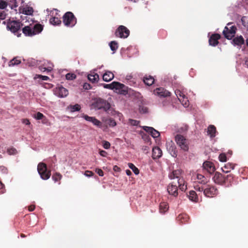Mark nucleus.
<instances>
[{"instance_id": "aec40b11", "label": "nucleus", "mask_w": 248, "mask_h": 248, "mask_svg": "<svg viewBox=\"0 0 248 248\" xmlns=\"http://www.w3.org/2000/svg\"><path fill=\"white\" fill-rule=\"evenodd\" d=\"M167 148L173 157L177 156L176 148L172 142L167 143Z\"/></svg>"}, {"instance_id": "774afa93", "label": "nucleus", "mask_w": 248, "mask_h": 248, "mask_svg": "<svg viewBox=\"0 0 248 248\" xmlns=\"http://www.w3.org/2000/svg\"><path fill=\"white\" fill-rule=\"evenodd\" d=\"M244 64L247 68H248V58H246Z\"/></svg>"}, {"instance_id": "dca6fc26", "label": "nucleus", "mask_w": 248, "mask_h": 248, "mask_svg": "<svg viewBox=\"0 0 248 248\" xmlns=\"http://www.w3.org/2000/svg\"><path fill=\"white\" fill-rule=\"evenodd\" d=\"M18 11L19 13L28 16L32 15L34 11L33 8L28 5H26L25 7H20Z\"/></svg>"}, {"instance_id": "37998d69", "label": "nucleus", "mask_w": 248, "mask_h": 248, "mask_svg": "<svg viewBox=\"0 0 248 248\" xmlns=\"http://www.w3.org/2000/svg\"><path fill=\"white\" fill-rule=\"evenodd\" d=\"M65 77L67 80H73L76 78V76L73 73H68L66 75Z\"/></svg>"}, {"instance_id": "20e7f679", "label": "nucleus", "mask_w": 248, "mask_h": 248, "mask_svg": "<svg viewBox=\"0 0 248 248\" xmlns=\"http://www.w3.org/2000/svg\"><path fill=\"white\" fill-rule=\"evenodd\" d=\"M37 170L41 178L43 180H47L51 176V171L47 170L46 165L44 163L41 162L38 164Z\"/></svg>"}, {"instance_id": "4d7b16f0", "label": "nucleus", "mask_w": 248, "mask_h": 248, "mask_svg": "<svg viewBox=\"0 0 248 248\" xmlns=\"http://www.w3.org/2000/svg\"><path fill=\"white\" fill-rule=\"evenodd\" d=\"M5 191V189L4 188V185L0 181V194L4 193Z\"/></svg>"}, {"instance_id": "f03ea898", "label": "nucleus", "mask_w": 248, "mask_h": 248, "mask_svg": "<svg viewBox=\"0 0 248 248\" xmlns=\"http://www.w3.org/2000/svg\"><path fill=\"white\" fill-rule=\"evenodd\" d=\"M62 21L64 25L68 27H73L77 23V18L71 12H67L64 14Z\"/></svg>"}, {"instance_id": "6ab92c4d", "label": "nucleus", "mask_w": 248, "mask_h": 248, "mask_svg": "<svg viewBox=\"0 0 248 248\" xmlns=\"http://www.w3.org/2000/svg\"><path fill=\"white\" fill-rule=\"evenodd\" d=\"M162 155V150L157 146L155 147L152 149V158L153 159H157Z\"/></svg>"}, {"instance_id": "7c9ffc66", "label": "nucleus", "mask_w": 248, "mask_h": 248, "mask_svg": "<svg viewBox=\"0 0 248 248\" xmlns=\"http://www.w3.org/2000/svg\"><path fill=\"white\" fill-rule=\"evenodd\" d=\"M189 199L190 200L197 202L198 200V197L195 191L191 190L189 192L188 195Z\"/></svg>"}, {"instance_id": "e2e57ef3", "label": "nucleus", "mask_w": 248, "mask_h": 248, "mask_svg": "<svg viewBox=\"0 0 248 248\" xmlns=\"http://www.w3.org/2000/svg\"><path fill=\"white\" fill-rule=\"evenodd\" d=\"M99 154L100 155L105 157L107 155V153L105 151L101 150L99 152Z\"/></svg>"}, {"instance_id": "f3484780", "label": "nucleus", "mask_w": 248, "mask_h": 248, "mask_svg": "<svg viewBox=\"0 0 248 248\" xmlns=\"http://www.w3.org/2000/svg\"><path fill=\"white\" fill-rule=\"evenodd\" d=\"M221 36L218 33H214L211 35L209 39V45L214 46H217L218 44V40Z\"/></svg>"}, {"instance_id": "b1692460", "label": "nucleus", "mask_w": 248, "mask_h": 248, "mask_svg": "<svg viewBox=\"0 0 248 248\" xmlns=\"http://www.w3.org/2000/svg\"><path fill=\"white\" fill-rule=\"evenodd\" d=\"M144 83L148 85H152L155 82L154 78L151 76H145L143 78Z\"/></svg>"}, {"instance_id": "79ce46f5", "label": "nucleus", "mask_w": 248, "mask_h": 248, "mask_svg": "<svg viewBox=\"0 0 248 248\" xmlns=\"http://www.w3.org/2000/svg\"><path fill=\"white\" fill-rule=\"evenodd\" d=\"M114 83H115V81H113L111 83L108 84H103V86L105 88L114 90L115 86Z\"/></svg>"}, {"instance_id": "39448f33", "label": "nucleus", "mask_w": 248, "mask_h": 248, "mask_svg": "<svg viewBox=\"0 0 248 248\" xmlns=\"http://www.w3.org/2000/svg\"><path fill=\"white\" fill-rule=\"evenodd\" d=\"M175 140L179 147L185 152L188 151V142L183 136L177 134L175 137Z\"/></svg>"}, {"instance_id": "4468645a", "label": "nucleus", "mask_w": 248, "mask_h": 248, "mask_svg": "<svg viewBox=\"0 0 248 248\" xmlns=\"http://www.w3.org/2000/svg\"><path fill=\"white\" fill-rule=\"evenodd\" d=\"M202 168L210 174L213 173L216 170L214 164L210 161H205L203 163Z\"/></svg>"}, {"instance_id": "bf43d9fd", "label": "nucleus", "mask_w": 248, "mask_h": 248, "mask_svg": "<svg viewBox=\"0 0 248 248\" xmlns=\"http://www.w3.org/2000/svg\"><path fill=\"white\" fill-rule=\"evenodd\" d=\"M95 172L100 176H103L104 175L103 171L100 169H96Z\"/></svg>"}, {"instance_id": "58836bf2", "label": "nucleus", "mask_w": 248, "mask_h": 248, "mask_svg": "<svg viewBox=\"0 0 248 248\" xmlns=\"http://www.w3.org/2000/svg\"><path fill=\"white\" fill-rule=\"evenodd\" d=\"M179 100L181 102L182 104L184 106L186 107L188 106V100H187V98L186 97V96L181 98H179Z\"/></svg>"}, {"instance_id": "473e14b6", "label": "nucleus", "mask_w": 248, "mask_h": 248, "mask_svg": "<svg viewBox=\"0 0 248 248\" xmlns=\"http://www.w3.org/2000/svg\"><path fill=\"white\" fill-rule=\"evenodd\" d=\"M50 23L55 26L60 25L61 24L62 21L60 19L56 17H52L49 20Z\"/></svg>"}, {"instance_id": "a211bd4d", "label": "nucleus", "mask_w": 248, "mask_h": 248, "mask_svg": "<svg viewBox=\"0 0 248 248\" xmlns=\"http://www.w3.org/2000/svg\"><path fill=\"white\" fill-rule=\"evenodd\" d=\"M142 128L144 131L150 134L154 138H157L160 136L159 132L152 127L144 126Z\"/></svg>"}, {"instance_id": "a18cd8bd", "label": "nucleus", "mask_w": 248, "mask_h": 248, "mask_svg": "<svg viewBox=\"0 0 248 248\" xmlns=\"http://www.w3.org/2000/svg\"><path fill=\"white\" fill-rule=\"evenodd\" d=\"M194 189L195 190L199 191V192H203L204 193V185L202 186H199V185H196L194 186Z\"/></svg>"}, {"instance_id": "69168bd1", "label": "nucleus", "mask_w": 248, "mask_h": 248, "mask_svg": "<svg viewBox=\"0 0 248 248\" xmlns=\"http://www.w3.org/2000/svg\"><path fill=\"white\" fill-rule=\"evenodd\" d=\"M28 209L30 211H33L35 209V206L34 205H31L29 206Z\"/></svg>"}, {"instance_id": "ddd939ff", "label": "nucleus", "mask_w": 248, "mask_h": 248, "mask_svg": "<svg viewBox=\"0 0 248 248\" xmlns=\"http://www.w3.org/2000/svg\"><path fill=\"white\" fill-rule=\"evenodd\" d=\"M154 93L155 95L163 97L170 96L171 95L169 91L162 87L156 88L154 90Z\"/></svg>"}, {"instance_id": "5fc2aeb1", "label": "nucleus", "mask_w": 248, "mask_h": 248, "mask_svg": "<svg viewBox=\"0 0 248 248\" xmlns=\"http://www.w3.org/2000/svg\"><path fill=\"white\" fill-rule=\"evenodd\" d=\"M83 118L87 121L93 122V119H94V117H90L88 116L87 115H84L83 116Z\"/></svg>"}, {"instance_id": "423d86ee", "label": "nucleus", "mask_w": 248, "mask_h": 248, "mask_svg": "<svg viewBox=\"0 0 248 248\" xmlns=\"http://www.w3.org/2000/svg\"><path fill=\"white\" fill-rule=\"evenodd\" d=\"M231 24V23H228L227 26L224 28L223 31V34L224 36L228 40H231L234 37L237 30L236 27L234 25L231 26L229 27V26Z\"/></svg>"}, {"instance_id": "4c0bfd02", "label": "nucleus", "mask_w": 248, "mask_h": 248, "mask_svg": "<svg viewBox=\"0 0 248 248\" xmlns=\"http://www.w3.org/2000/svg\"><path fill=\"white\" fill-rule=\"evenodd\" d=\"M21 62V61L18 60L17 58H14L13 60H11L9 63L10 66L18 65Z\"/></svg>"}, {"instance_id": "ea45409f", "label": "nucleus", "mask_w": 248, "mask_h": 248, "mask_svg": "<svg viewBox=\"0 0 248 248\" xmlns=\"http://www.w3.org/2000/svg\"><path fill=\"white\" fill-rule=\"evenodd\" d=\"M7 152L9 155H15L18 153L16 149L14 147H11L7 149Z\"/></svg>"}, {"instance_id": "1a4fd4ad", "label": "nucleus", "mask_w": 248, "mask_h": 248, "mask_svg": "<svg viewBox=\"0 0 248 248\" xmlns=\"http://www.w3.org/2000/svg\"><path fill=\"white\" fill-rule=\"evenodd\" d=\"M130 31L125 26L120 25L116 30L115 34L116 37L126 38L129 35Z\"/></svg>"}, {"instance_id": "09e8293b", "label": "nucleus", "mask_w": 248, "mask_h": 248, "mask_svg": "<svg viewBox=\"0 0 248 248\" xmlns=\"http://www.w3.org/2000/svg\"><path fill=\"white\" fill-rule=\"evenodd\" d=\"M93 120L92 123L94 125L99 127L101 126L102 123L99 120L96 119L95 117H94V119H93Z\"/></svg>"}, {"instance_id": "0e129e2a", "label": "nucleus", "mask_w": 248, "mask_h": 248, "mask_svg": "<svg viewBox=\"0 0 248 248\" xmlns=\"http://www.w3.org/2000/svg\"><path fill=\"white\" fill-rule=\"evenodd\" d=\"M22 123L26 125L30 124V122L28 119H24L22 120Z\"/></svg>"}, {"instance_id": "a19ab883", "label": "nucleus", "mask_w": 248, "mask_h": 248, "mask_svg": "<svg viewBox=\"0 0 248 248\" xmlns=\"http://www.w3.org/2000/svg\"><path fill=\"white\" fill-rule=\"evenodd\" d=\"M9 6L12 9L16 8L18 6L16 0H8Z\"/></svg>"}, {"instance_id": "c85d7f7f", "label": "nucleus", "mask_w": 248, "mask_h": 248, "mask_svg": "<svg viewBox=\"0 0 248 248\" xmlns=\"http://www.w3.org/2000/svg\"><path fill=\"white\" fill-rule=\"evenodd\" d=\"M169 206L168 203L161 202L159 205V211L161 213H164L168 211Z\"/></svg>"}, {"instance_id": "864d4df0", "label": "nucleus", "mask_w": 248, "mask_h": 248, "mask_svg": "<svg viewBox=\"0 0 248 248\" xmlns=\"http://www.w3.org/2000/svg\"><path fill=\"white\" fill-rule=\"evenodd\" d=\"M44 117V115L41 112H38L35 116V118L37 120H41Z\"/></svg>"}, {"instance_id": "603ef678", "label": "nucleus", "mask_w": 248, "mask_h": 248, "mask_svg": "<svg viewBox=\"0 0 248 248\" xmlns=\"http://www.w3.org/2000/svg\"><path fill=\"white\" fill-rule=\"evenodd\" d=\"M178 218L179 220H181L182 223H184L185 222V220L187 219V217L186 215H180L179 216Z\"/></svg>"}, {"instance_id": "8fccbe9b", "label": "nucleus", "mask_w": 248, "mask_h": 248, "mask_svg": "<svg viewBox=\"0 0 248 248\" xmlns=\"http://www.w3.org/2000/svg\"><path fill=\"white\" fill-rule=\"evenodd\" d=\"M8 5V3L3 0H0V9H3L5 8Z\"/></svg>"}, {"instance_id": "7ed1b4c3", "label": "nucleus", "mask_w": 248, "mask_h": 248, "mask_svg": "<svg viewBox=\"0 0 248 248\" xmlns=\"http://www.w3.org/2000/svg\"><path fill=\"white\" fill-rule=\"evenodd\" d=\"M93 105L95 108L97 109H103L104 111L108 113L110 108V104L106 100L101 98H96L94 100Z\"/></svg>"}, {"instance_id": "2f4dec72", "label": "nucleus", "mask_w": 248, "mask_h": 248, "mask_svg": "<svg viewBox=\"0 0 248 248\" xmlns=\"http://www.w3.org/2000/svg\"><path fill=\"white\" fill-rule=\"evenodd\" d=\"M233 178L234 176L232 174H229L227 175H225V185H230L231 183L233 182Z\"/></svg>"}, {"instance_id": "0eeeda50", "label": "nucleus", "mask_w": 248, "mask_h": 248, "mask_svg": "<svg viewBox=\"0 0 248 248\" xmlns=\"http://www.w3.org/2000/svg\"><path fill=\"white\" fill-rule=\"evenodd\" d=\"M218 191L217 187L211 185H204V195L207 197H214L217 195Z\"/></svg>"}, {"instance_id": "052dcab7", "label": "nucleus", "mask_w": 248, "mask_h": 248, "mask_svg": "<svg viewBox=\"0 0 248 248\" xmlns=\"http://www.w3.org/2000/svg\"><path fill=\"white\" fill-rule=\"evenodd\" d=\"M83 88L85 90H89L91 89V86L89 83H85L83 85Z\"/></svg>"}, {"instance_id": "9b49d317", "label": "nucleus", "mask_w": 248, "mask_h": 248, "mask_svg": "<svg viewBox=\"0 0 248 248\" xmlns=\"http://www.w3.org/2000/svg\"><path fill=\"white\" fill-rule=\"evenodd\" d=\"M54 93L59 97L63 98L67 96L69 93L66 88L62 86H60L54 89Z\"/></svg>"}, {"instance_id": "bb28decb", "label": "nucleus", "mask_w": 248, "mask_h": 248, "mask_svg": "<svg viewBox=\"0 0 248 248\" xmlns=\"http://www.w3.org/2000/svg\"><path fill=\"white\" fill-rule=\"evenodd\" d=\"M33 35L41 32L43 29V26L40 24H36L32 27Z\"/></svg>"}, {"instance_id": "49530a36", "label": "nucleus", "mask_w": 248, "mask_h": 248, "mask_svg": "<svg viewBox=\"0 0 248 248\" xmlns=\"http://www.w3.org/2000/svg\"><path fill=\"white\" fill-rule=\"evenodd\" d=\"M37 78H40L43 80H47L49 79V78L47 76H42L41 75H36L34 78L36 79Z\"/></svg>"}, {"instance_id": "680f3d73", "label": "nucleus", "mask_w": 248, "mask_h": 248, "mask_svg": "<svg viewBox=\"0 0 248 248\" xmlns=\"http://www.w3.org/2000/svg\"><path fill=\"white\" fill-rule=\"evenodd\" d=\"M6 14L4 11L0 12V19L1 20L4 19L6 17Z\"/></svg>"}, {"instance_id": "e433bc0d", "label": "nucleus", "mask_w": 248, "mask_h": 248, "mask_svg": "<svg viewBox=\"0 0 248 248\" xmlns=\"http://www.w3.org/2000/svg\"><path fill=\"white\" fill-rule=\"evenodd\" d=\"M128 166L129 168L133 170L135 174L137 175L139 174L140 171L139 169L133 163H129L128 164Z\"/></svg>"}, {"instance_id": "f257e3e1", "label": "nucleus", "mask_w": 248, "mask_h": 248, "mask_svg": "<svg viewBox=\"0 0 248 248\" xmlns=\"http://www.w3.org/2000/svg\"><path fill=\"white\" fill-rule=\"evenodd\" d=\"M182 170L180 169L174 170L169 174V177L170 179H177L178 187L181 190L184 191L187 189V186L182 176Z\"/></svg>"}, {"instance_id": "6e6552de", "label": "nucleus", "mask_w": 248, "mask_h": 248, "mask_svg": "<svg viewBox=\"0 0 248 248\" xmlns=\"http://www.w3.org/2000/svg\"><path fill=\"white\" fill-rule=\"evenodd\" d=\"M23 24L19 21H9L7 24V28L8 30L15 34L18 33V31L20 30Z\"/></svg>"}, {"instance_id": "a878e982", "label": "nucleus", "mask_w": 248, "mask_h": 248, "mask_svg": "<svg viewBox=\"0 0 248 248\" xmlns=\"http://www.w3.org/2000/svg\"><path fill=\"white\" fill-rule=\"evenodd\" d=\"M88 78L92 83H95L98 81L99 77L97 74L93 73L88 75Z\"/></svg>"}, {"instance_id": "3c124183", "label": "nucleus", "mask_w": 248, "mask_h": 248, "mask_svg": "<svg viewBox=\"0 0 248 248\" xmlns=\"http://www.w3.org/2000/svg\"><path fill=\"white\" fill-rule=\"evenodd\" d=\"M129 122L130 124L133 126H137L140 123V121L131 119L129 120Z\"/></svg>"}, {"instance_id": "c03bdc74", "label": "nucleus", "mask_w": 248, "mask_h": 248, "mask_svg": "<svg viewBox=\"0 0 248 248\" xmlns=\"http://www.w3.org/2000/svg\"><path fill=\"white\" fill-rule=\"evenodd\" d=\"M175 93L178 98H181L185 96L184 93L179 90H176L175 91Z\"/></svg>"}, {"instance_id": "f8f14e48", "label": "nucleus", "mask_w": 248, "mask_h": 248, "mask_svg": "<svg viewBox=\"0 0 248 248\" xmlns=\"http://www.w3.org/2000/svg\"><path fill=\"white\" fill-rule=\"evenodd\" d=\"M214 182L217 185H225V175L216 171L212 178Z\"/></svg>"}, {"instance_id": "412c9836", "label": "nucleus", "mask_w": 248, "mask_h": 248, "mask_svg": "<svg viewBox=\"0 0 248 248\" xmlns=\"http://www.w3.org/2000/svg\"><path fill=\"white\" fill-rule=\"evenodd\" d=\"M234 45L241 46L245 43V40L242 35L234 37L232 41Z\"/></svg>"}, {"instance_id": "de8ad7c7", "label": "nucleus", "mask_w": 248, "mask_h": 248, "mask_svg": "<svg viewBox=\"0 0 248 248\" xmlns=\"http://www.w3.org/2000/svg\"><path fill=\"white\" fill-rule=\"evenodd\" d=\"M218 158L221 162H225L227 160V157L224 154H221L218 156Z\"/></svg>"}, {"instance_id": "13d9d810", "label": "nucleus", "mask_w": 248, "mask_h": 248, "mask_svg": "<svg viewBox=\"0 0 248 248\" xmlns=\"http://www.w3.org/2000/svg\"><path fill=\"white\" fill-rule=\"evenodd\" d=\"M94 173L90 170H86L84 172V175L87 177H91L93 175Z\"/></svg>"}, {"instance_id": "338daca9", "label": "nucleus", "mask_w": 248, "mask_h": 248, "mask_svg": "<svg viewBox=\"0 0 248 248\" xmlns=\"http://www.w3.org/2000/svg\"><path fill=\"white\" fill-rule=\"evenodd\" d=\"M140 111L141 112L142 111L143 113H146L147 111V108H144L143 107L141 108H140Z\"/></svg>"}, {"instance_id": "f704fd0d", "label": "nucleus", "mask_w": 248, "mask_h": 248, "mask_svg": "<svg viewBox=\"0 0 248 248\" xmlns=\"http://www.w3.org/2000/svg\"><path fill=\"white\" fill-rule=\"evenodd\" d=\"M109 46L111 50L115 52L118 48V43L115 41H111L109 43Z\"/></svg>"}, {"instance_id": "c756f323", "label": "nucleus", "mask_w": 248, "mask_h": 248, "mask_svg": "<svg viewBox=\"0 0 248 248\" xmlns=\"http://www.w3.org/2000/svg\"><path fill=\"white\" fill-rule=\"evenodd\" d=\"M197 179L199 183L202 184L203 185H205V184H207L208 182V180L206 178V177L201 174H197Z\"/></svg>"}, {"instance_id": "c9c22d12", "label": "nucleus", "mask_w": 248, "mask_h": 248, "mask_svg": "<svg viewBox=\"0 0 248 248\" xmlns=\"http://www.w3.org/2000/svg\"><path fill=\"white\" fill-rule=\"evenodd\" d=\"M62 175L59 172H55L52 176V178L54 181L58 182L61 180Z\"/></svg>"}, {"instance_id": "5701e85b", "label": "nucleus", "mask_w": 248, "mask_h": 248, "mask_svg": "<svg viewBox=\"0 0 248 248\" xmlns=\"http://www.w3.org/2000/svg\"><path fill=\"white\" fill-rule=\"evenodd\" d=\"M234 167L235 164L231 163H228L221 168V170L224 172L228 173L230 172L232 170L234 169Z\"/></svg>"}, {"instance_id": "4be33fe9", "label": "nucleus", "mask_w": 248, "mask_h": 248, "mask_svg": "<svg viewBox=\"0 0 248 248\" xmlns=\"http://www.w3.org/2000/svg\"><path fill=\"white\" fill-rule=\"evenodd\" d=\"M22 32L26 35L31 36L33 35V31L32 27L29 26H27L23 28Z\"/></svg>"}, {"instance_id": "2eb2a0df", "label": "nucleus", "mask_w": 248, "mask_h": 248, "mask_svg": "<svg viewBox=\"0 0 248 248\" xmlns=\"http://www.w3.org/2000/svg\"><path fill=\"white\" fill-rule=\"evenodd\" d=\"M174 182L170 184L167 186V191L170 195L174 197H177L178 195V187L176 185H174Z\"/></svg>"}, {"instance_id": "cd10ccee", "label": "nucleus", "mask_w": 248, "mask_h": 248, "mask_svg": "<svg viewBox=\"0 0 248 248\" xmlns=\"http://www.w3.org/2000/svg\"><path fill=\"white\" fill-rule=\"evenodd\" d=\"M216 128L214 125H210L208 127L207 133L211 138L216 136Z\"/></svg>"}, {"instance_id": "6e6d98bb", "label": "nucleus", "mask_w": 248, "mask_h": 248, "mask_svg": "<svg viewBox=\"0 0 248 248\" xmlns=\"http://www.w3.org/2000/svg\"><path fill=\"white\" fill-rule=\"evenodd\" d=\"M110 144L107 141H104L103 142V146L106 149H108L110 148Z\"/></svg>"}, {"instance_id": "72a5a7b5", "label": "nucleus", "mask_w": 248, "mask_h": 248, "mask_svg": "<svg viewBox=\"0 0 248 248\" xmlns=\"http://www.w3.org/2000/svg\"><path fill=\"white\" fill-rule=\"evenodd\" d=\"M68 108L71 112H75L80 110L81 107L78 104H76L75 105H70L68 107Z\"/></svg>"}, {"instance_id": "9d476101", "label": "nucleus", "mask_w": 248, "mask_h": 248, "mask_svg": "<svg viewBox=\"0 0 248 248\" xmlns=\"http://www.w3.org/2000/svg\"><path fill=\"white\" fill-rule=\"evenodd\" d=\"M114 90L120 94L126 95L128 94L129 88L124 84L115 81Z\"/></svg>"}, {"instance_id": "393cba45", "label": "nucleus", "mask_w": 248, "mask_h": 248, "mask_svg": "<svg viewBox=\"0 0 248 248\" xmlns=\"http://www.w3.org/2000/svg\"><path fill=\"white\" fill-rule=\"evenodd\" d=\"M114 74L112 72L107 71L103 75V79L106 82H108L114 78Z\"/></svg>"}]
</instances>
